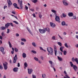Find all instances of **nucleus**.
<instances>
[{
    "mask_svg": "<svg viewBox=\"0 0 78 78\" xmlns=\"http://www.w3.org/2000/svg\"><path fill=\"white\" fill-rule=\"evenodd\" d=\"M73 69L76 72L77 69H78V67L76 65H74L73 66Z\"/></svg>",
    "mask_w": 78,
    "mask_h": 78,
    "instance_id": "nucleus-14",
    "label": "nucleus"
},
{
    "mask_svg": "<svg viewBox=\"0 0 78 78\" xmlns=\"http://www.w3.org/2000/svg\"><path fill=\"white\" fill-rule=\"evenodd\" d=\"M21 41L23 42H26V41H27V40L25 38H21Z\"/></svg>",
    "mask_w": 78,
    "mask_h": 78,
    "instance_id": "nucleus-31",
    "label": "nucleus"
},
{
    "mask_svg": "<svg viewBox=\"0 0 78 78\" xmlns=\"http://www.w3.org/2000/svg\"><path fill=\"white\" fill-rule=\"evenodd\" d=\"M32 45L34 47H36V43H35V42H32Z\"/></svg>",
    "mask_w": 78,
    "mask_h": 78,
    "instance_id": "nucleus-28",
    "label": "nucleus"
},
{
    "mask_svg": "<svg viewBox=\"0 0 78 78\" xmlns=\"http://www.w3.org/2000/svg\"><path fill=\"white\" fill-rule=\"evenodd\" d=\"M55 15V20L57 22H58V23H60V18H59V17L57 15V14L56 13H54Z\"/></svg>",
    "mask_w": 78,
    "mask_h": 78,
    "instance_id": "nucleus-3",
    "label": "nucleus"
},
{
    "mask_svg": "<svg viewBox=\"0 0 78 78\" xmlns=\"http://www.w3.org/2000/svg\"><path fill=\"white\" fill-rule=\"evenodd\" d=\"M30 10L31 11H32V12H34V9H30Z\"/></svg>",
    "mask_w": 78,
    "mask_h": 78,
    "instance_id": "nucleus-51",
    "label": "nucleus"
},
{
    "mask_svg": "<svg viewBox=\"0 0 78 78\" xmlns=\"http://www.w3.org/2000/svg\"><path fill=\"white\" fill-rule=\"evenodd\" d=\"M19 5H20V9H23V4L22 2H23L21 0L20 1V0H18Z\"/></svg>",
    "mask_w": 78,
    "mask_h": 78,
    "instance_id": "nucleus-2",
    "label": "nucleus"
},
{
    "mask_svg": "<svg viewBox=\"0 0 78 78\" xmlns=\"http://www.w3.org/2000/svg\"><path fill=\"white\" fill-rule=\"evenodd\" d=\"M31 52H32V53H34V54H36L37 53V52L36 51H31Z\"/></svg>",
    "mask_w": 78,
    "mask_h": 78,
    "instance_id": "nucleus-42",
    "label": "nucleus"
},
{
    "mask_svg": "<svg viewBox=\"0 0 78 78\" xmlns=\"http://www.w3.org/2000/svg\"><path fill=\"white\" fill-rule=\"evenodd\" d=\"M7 3H8V8H10L11 7V5H12L11 1L10 0H7Z\"/></svg>",
    "mask_w": 78,
    "mask_h": 78,
    "instance_id": "nucleus-5",
    "label": "nucleus"
},
{
    "mask_svg": "<svg viewBox=\"0 0 78 78\" xmlns=\"http://www.w3.org/2000/svg\"><path fill=\"white\" fill-rule=\"evenodd\" d=\"M41 58L42 60H44V57L42 56H41Z\"/></svg>",
    "mask_w": 78,
    "mask_h": 78,
    "instance_id": "nucleus-55",
    "label": "nucleus"
},
{
    "mask_svg": "<svg viewBox=\"0 0 78 78\" xmlns=\"http://www.w3.org/2000/svg\"><path fill=\"white\" fill-rule=\"evenodd\" d=\"M69 63L70 64V65L71 67H73V66H74L73 65V63H72V62H70Z\"/></svg>",
    "mask_w": 78,
    "mask_h": 78,
    "instance_id": "nucleus-25",
    "label": "nucleus"
},
{
    "mask_svg": "<svg viewBox=\"0 0 78 78\" xmlns=\"http://www.w3.org/2000/svg\"><path fill=\"white\" fill-rule=\"evenodd\" d=\"M10 30H9V29H7V31L6 32V33H7V34H8V33H9Z\"/></svg>",
    "mask_w": 78,
    "mask_h": 78,
    "instance_id": "nucleus-45",
    "label": "nucleus"
},
{
    "mask_svg": "<svg viewBox=\"0 0 78 78\" xmlns=\"http://www.w3.org/2000/svg\"><path fill=\"white\" fill-rule=\"evenodd\" d=\"M21 45H25V43L23 42H21Z\"/></svg>",
    "mask_w": 78,
    "mask_h": 78,
    "instance_id": "nucleus-53",
    "label": "nucleus"
},
{
    "mask_svg": "<svg viewBox=\"0 0 78 78\" xmlns=\"http://www.w3.org/2000/svg\"><path fill=\"white\" fill-rule=\"evenodd\" d=\"M62 25L63 26L66 25V22L64 21H63L62 22Z\"/></svg>",
    "mask_w": 78,
    "mask_h": 78,
    "instance_id": "nucleus-30",
    "label": "nucleus"
},
{
    "mask_svg": "<svg viewBox=\"0 0 78 78\" xmlns=\"http://www.w3.org/2000/svg\"><path fill=\"white\" fill-rule=\"evenodd\" d=\"M17 60V55L16 54L13 58V63H16Z\"/></svg>",
    "mask_w": 78,
    "mask_h": 78,
    "instance_id": "nucleus-7",
    "label": "nucleus"
},
{
    "mask_svg": "<svg viewBox=\"0 0 78 78\" xmlns=\"http://www.w3.org/2000/svg\"><path fill=\"white\" fill-rule=\"evenodd\" d=\"M72 61L73 62H75V59H74V57H73L72 58Z\"/></svg>",
    "mask_w": 78,
    "mask_h": 78,
    "instance_id": "nucleus-48",
    "label": "nucleus"
},
{
    "mask_svg": "<svg viewBox=\"0 0 78 78\" xmlns=\"http://www.w3.org/2000/svg\"><path fill=\"white\" fill-rule=\"evenodd\" d=\"M37 2V0H33L32 1V2H33V3H36Z\"/></svg>",
    "mask_w": 78,
    "mask_h": 78,
    "instance_id": "nucleus-37",
    "label": "nucleus"
},
{
    "mask_svg": "<svg viewBox=\"0 0 78 78\" xmlns=\"http://www.w3.org/2000/svg\"><path fill=\"white\" fill-rule=\"evenodd\" d=\"M73 17L74 19H76V16H73Z\"/></svg>",
    "mask_w": 78,
    "mask_h": 78,
    "instance_id": "nucleus-61",
    "label": "nucleus"
},
{
    "mask_svg": "<svg viewBox=\"0 0 78 78\" xmlns=\"http://www.w3.org/2000/svg\"><path fill=\"white\" fill-rule=\"evenodd\" d=\"M64 35H66L67 34V33L66 32H64L63 33Z\"/></svg>",
    "mask_w": 78,
    "mask_h": 78,
    "instance_id": "nucleus-63",
    "label": "nucleus"
},
{
    "mask_svg": "<svg viewBox=\"0 0 78 78\" xmlns=\"http://www.w3.org/2000/svg\"><path fill=\"white\" fill-rule=\"evenodd\" d=\"M22 56L23 58H26V57H27V55L25 53H23L22 54Z\"/></svg>",
    "mask_w": 78,
    "mask_h": 78,
    "instance_id": "nucleus-19",
    "label": "nucleus"
},
{
    "mask_svg": "<svg viewBox=\"0 0 78 78\" xmlns=\"http://www.w3.org/2000/svg\"><path fill=\"white\" fill-rule=\"evenodd\" d=\"M14 51H11V53L12 55H13V54H14Z\"/></svg>",
    "mask_w": 78,
    "mask_h": 78,
    "instance_id": "nucleus-59",
    "label": "nucleus"
},
{
    "mask_svg": "<svg viewBox=\"0 0 78 78\" xmlns=\"http://www.w3.org/2000/svg\"><path fill=\"white\" fill-rule=\"evenodd\" d=\"M51 11H52V12L54 13H56V11L55 10L53 9H52L51 10Z\"/></svg>",
    "mask_w": 78,
    "mask_h": 78,
    "instance_id": "nucleus-41",
    "label": "nucleus"
},
{
    "mask_svg": "<svg viewBox=\"0 0 78 78\" xmlns=\"http://www.w3.org/2000/svg\"><path fill=\"white\" fill-rule=\"evenodd\" d=\"M64 45L66 48H69V46H68V45H67V43H65L64 44Z\"/></svg>",
    "mask_w": 78,
    "mask_h": 78,
    "instance_id": "nucleus-40",
    "label": "nucleus"
},
{
    "mask_svg": "<svg viewBox=\"0 0 78 78\" xmlns=\"http://www.w3.org/2000/svg\"><path fill=\"white\" fill-rule=\"evenodd\" d=\"M13 22H14V23H15L16 24H19V23H18V22H17L16 21H13Z\"/></svg>",
    "mask_w": 78,
    "mask_h": 78,
    "instance_id": "nucleus-49",
    "label": "nucleus"
},
{
    "mask_svg": "<svg viewBox=\"0 0 78 78\" xmlns=\"http://www.w3.org/2000/svg\"><path fill=\"white\" fill-rule=\"evenodd\" d=\"M54 48L55 49L54 50V51H55V56H56V54L57 53V50H57V48H56V46L55 45L54 46Z\"/></svg>",
    "mask_w": 78,
    "mask_h": 78,
    "instance_id": "nucleus-9",
    "label": "nucleus"
},
{
    "mask_svg": "<svg viewBox=\"0 0 78 78\" xmlns=\"http://www.w3.org/2000/svg\"><path fill=\"white\" fill-rule=\"evenodd\" d=\"M73 15V13L72 12H69L68 13V15L69 17H72Z\"/></svg>",
    "mask_w": 78,
    "mask_h": 78,
    "instance_id": "nucleus-16",
    "label": "nucleus"
},
{
    "mask_svg": "<svg viewBox=\"0 0 78 78\" xmlns=\"http://www.w3.org/2000/svg\"><path fill=\"white\" fill-rule=\"evenodd\" d=\"M9 24H10V25H11V26H12V27H14V26H13V24L12 23H10Z\"/></svg>",
    "mask_w": 78,
    "mask_h": 78,
    "instance_id": "nucleus-52",
    "label": "nucleus"
},
{
    "mask_svg": "<svg viewBox=\"0 0 78 78\" xmlns=\"http://www.w3.org/2000/svg\"><path fill=\"white\" fill-rule=\"evenodd\" d=\"M27 30L28 31H29V32L30 33V34H31L32 35H33V34H32V32H31V30H30V29L27 28Z\"/></svg>",
    "mask_w": 78,
    "mask_h": 78,
    "instance_id": "nucleus-26",
    "label": "nucleus"
},
{
    "mask_svg": "<svg viewBox=\"0 0 78 78\" xmlns=\"http://www.w3.org/2000/svg\"><path fill=\"white\" fill-rule=\"evenodd\" d=\"M7 8V6L6 5H5L4 6V9H5V8Z\"/></svg>",
    "mask_w": 78,
    "mask_h": 78,
    "instance_id": "nucleus-58",
    "label": "nucleus"
},
{
    "mask_svg": "<svg viewBox=\"0 0 78 78\" xmlns=\"http://www.w3.org/2000/svg\"><path fill=\"white\" fill-rule=\"evenodd\" d=\"M25 8H26V10H27L28 9V7L27 6V5H26L25 6Z\"/></svg>",
    "mask_w": 78,
    "mask_h": 78,
    "instance_id": "nucleus-56",
    "label": "nucleus"
},
{
    "mask_svg": "<svg viewBox=\"0 0 78 78\" xmlns=\"http://www.w3.org/2000/svg\"><path fill=\"white\" fill-rule=\"evenodd\" d=\"M75 46L76 47V48H78V44L76 45Z\"/></svg>",
    "mask_w": 78,
    "mask_h": 78,
    "instance_id": "nucleus-64",
    "label": "nucleus"
},
{
    "mask_svg": "<svg viewBox=\"0 0 78 78\" xmlns=\"http://www.w3.org/2000/svg\"><path fill=\"white\" fill-rule=\"evenodd\" d=\"M58 59L59 61H62V58L61 57H60L58 56H57Z\"/></svg>",
    "mask_w": 78,
    "mask_h": 78,
    "instance_id": "nucleus-22",
    "label": "nucleus"
},
{
    "mask_svg": "<svg viewBox=\"0 0 78 78\" xmlns=\"http://www.w3.org/2000/svg\"><path fill=\"white\" fill-rule=\"evenodd\" d=\"M42 16L41 15V13L39 14V17H40V18L41 19L42 18Z\"/></svg>",
    "mask_w": 78,
    "mask_h": 78,
    "instance_id": "nucleus-44",
    "label": "nucleus"
},
{
    "mask_svg": "<svg viewBox=\"0 0 78 78\" xmlns=\"http://www.w3.org/2000/svg\"><path fill=\"white\" fill-rule=\"evenodd\" d=\"M19 36V34H16V37H18V36Z\"/></svg>",
    "mask_w": 78,
    "mask_h": 78,
    "instance_id": "nucleus-60",
    "label": "nucleus"
},
{
    "mask_svg": "<svg viewBox=\"0 0 78 78\" xmlns=\"http://www.w3.org/2000/svg\"><path fill=\"white\" fill-rule=\"evenodd\" d=\"M8 63L7 62H5V63H3V65L4 66V68L5 70H6L8 69Z\"/></svg>",
    "mask_w": 78,
    "mask_h": 78,
    "instance_id": "nucleus-4",
    "label": "nucleus"
},
{
    "mask_svg": "<svg viewBox=\"0 0 78 78\" xmlns=\"http://www.w3.org/2000/svg\"><path fill=\"white\" fill-rule=\"evenodd\" d=\"M0 69H3V66L2 65H0Z\"/></svg>",
    "mask_w": 78,
    "mask_h": 78,
    "instance_id": "nucleus-50",
    "label": "nucleus"
},
{
    "mask_svg": "<svg viewBox=\"0 0 78 78\" xmlns=\"http://www.w3.org/2000/svg\"><path fill=\"white\" fill-rule=\"evenodd\" d=\"M64 73L65 74H66L65 75L68 78H70V77L68 75H67V73L66 72V71H64Z\"/></svg>",
    "mask_w": 78,
    "mask_h": 78,
    "instance_id": "nucleus-20",
    "label": "nucleus"
},
{
    "mask_svg": "<svg viewBox=\"0 0 78 78\" xmlns=\"http://www.w3.org/2000/svg\"><path fill=\"white\" fill-rule=\"evenodd\" d=\"M64 48V47L63 46H61L60 48V50L62 51V52H63V49Z\"/></svg>",
    "mask_w": 78,
    "mask_h": 78,
    "instance_id": "nucleus-17",
    "label": "nucleus"
},
{
    "mask_svg": "<svg viewBox=\"0 0 78 78\" xmlns=\"http://www.w3.org/2000/svg\"><path fill=\"white\" fill-rule=\"evenodd\" d=\"M8 44L9 45V47H10V48H12V45H11V43L10 41H9Z\"/></svg>",
    "mask_w": 78,
    "mask_h": 78,
    "instance_id": "nucleus-29",
    "label": "nucleus"
},
{
    "mask_svg": "<svg viewBox=\"0 0 78 78\" xmlns=\"http://www.w3.org/2000/svg\"><path fill=\"white\" fill-rule=\"evenodd\" d=\"M13 70L14 72H17L18 71V68L17 67H16L14 68Z\"/></svg>",
    "mask_w": 78,
    "mask_h": 78,
    "instance_id": "nucleus-15",
    "label": "nucleus"
},
{
    "mask_svg": "<svg viewBox=\"0 0 78 78\" xmlns=\"http://www.w3.org/2000/svg\"><path fill=\"white\" fill-rule=\"evenodd\" d=\"M63 54L64 55H67V51H64Z\"/></svg>",
    "mask_w": 78,
    "mask_h": 78,
    "instance_id": "nucleus-43",
    "label": "nucleus"
},
{
    "mask_svg": "<svg viewBox=\"0 0 78 78\" xmlns=\"http://www.w3.org/2000/svg\"><path fill=\"white\" fill-rule=\"evenodd\" d=\"M13 6H14L15 8H17V9H20V8L17 7V4L16 3H14L13 4Z\"/></svg>",
    "mask_w": 78,
    "mask_h": 78,
    "instance_id": "nucleus-10",
    "label": "nucleus"
},
{
    "mask_svg": "<svg viewBox=\"0 0 78 78\" xmlns=\"http://www.w3.org/2000/svg\"><path fill=\"white\" fill-rule=\"evenodd\" d=\"M45 30H46L47 31H48V32H50V29L48 27H47L45 29Z\"/></svg>",
    "mask_w": 78,
    "mask_h": 78,
    "instance_id": "nucleus-27",
    "label": "nucleus"
},
{
    "mask_svg": "<svg viewBox=\"0 0 78 78\" xmlns=\"http://www.w3.org/2000/svg\"><path fill=\"white\" fill-rule=\"evenodd\" d=\"M47 50L48 53L51 55L53 54V48L51 47L47 48Z\"/></svg>",
    "mask_w": 78,
    "mask_h": 78,
    "instance_id": "nucleus-1",
    "label": "nucleus"
},
{
    "mask_svg": "<svg viewBox=\"0 0 78 78\" xmlns=\"http://www.w3.org/2000/svg\"><path fill=\"white\" fill-rule=\"evenodd\" d=\"M75 61L76 62V63L77 64H78V59L77 58H76L75 59Z\"/></svg>",
    "mask_w": 78,
    "mask_h": 78,
    "instance_id": "nucleus-24",
    "label": "nucleus"
},
{
    "mask_svg": "<svg viewBox=\"0 0 78 78\" xmlns=\"http://www.w3.org/2000/svg\"><path fill=\"white\" fill-rule=\"evenodd\" d=\"M28 73L29 74H31L32 72H33V69H28Z\"/></svg>",
    "mask_w": 78,
    "mask_h": 78,
    "instance_id": "nucleus-12",
    "label": "nucleus"
},
{
    "mask_svg": "<svg viewBox=\"0 0 78 78\" xmlns=\"http://www.w3.org/2000/svg\"><path fill=\"white\" fill-rule=\"evenodd\" d=\"M50 24L51 25V27H52V28H55V23H53L50 22Z\"/></svg>",
    "mask_w": 78,
    "mask_h": 78,
    "instance_id": "nucleus-13",
    "label": "nucleus"
},
{
    "mask_svg": "<svg viewBox=\"0 0 78 78\" xmlns=\"http://www.w3.org/2000/svg\"><path fill=\"white\" fill-rule=\"evenodd\" d=\"M62 2L64 5L65 6H67L68 5V3H67V1L65 0H63L62 1Z\"/></svg>",
    "mask_w": 78,
    "mask_h": 78,
    "instance_id": "nucleus-11",
    "label": "nucleus"
},
{
    "mask_svg": "<svg viewBox=\"0 0 78 78\" xmlns=\"http://www.w3.org/2000/svg\"><path fill=\"white\" fill-rule=\"evenodd\" d=\"M34 59L35 60V61H39L38 58L36 57H34Z\"/></svg>",
    "mask_w": 78,
    "mask_h": 78,
    "instance_id": "nucleus-38",
    "label": "nucleus"
},
{
    "mask_svg": "<svg viewBox=\"0 0 78 78\" xmlns=\"http://www.w3.org/2000/svg\"><path fill=\"white\" fill-rule=\"evenodd\" d=\"M42 77L43 78H46V75H45V74H44L42 75Z\"/></svg>",
    "mask_w": 78,
    "mask_h": 78,
    "instance_id": "nucleus-35",
    "label": "nucleus"
},
{
    "mask_svg": "<svg viewBox=\"0 0 78 78\" xmlns=\"http://www.w3.org/2000/svg\"><path fill=\"white\" fill-rule=\"evenodd\" d=\"M62 16L63 17H66L67 16V15L65 13H63L62 14Z\"/></svg>",
    "mask_w": 78,
    "mask_h": 78,
    "instance_id": "nucleus-34",
    "label": "nucleus"
},
{
    "mask_svg": "<svg viewBox=\"0 0 78 78\" xmlns=\"http://www.w3.org/2000/svg\"><path fill=\"white\" fill-rule=\"evenodd\" d=\"M1 34L2 36H3V37L5 36V33L3 32H2Z\"/></svg>",
    "mask_w": 78,
    "mask_h": 78,
    "instance_id": "nucleus-33",
    "label": "nucleus"
},
{
    "mask_svg": "<svg viewBox=\"0 0 78 78\" xmlns=\"http://www.w3.org/2000/svg\"><path fill=\"white\" fill-rule=\"evenodd\" d=\"M24 66L25 67H27L28 66V64H27V63L26 62H25L24 63Z\"/></svg>",
    "mask_w": 78,
    "mask_h": 78,
    "instance_id": "nucleus-36",
    "label": "nucleus"
},
{
    "mask_svg": "<svg viewBox=\"0 0 78 78\" xmlns=\"http://www.w3.org/2000/svg\"><path fill=\"white\" fill-rule=\"evenodd\" d=\"M52 39L53 40H56V39L55 38V36H53V37H52Z\"/></svg>",
    "mask_w": 78,
    "mask_h": 78,
    "instance_id": "nucleus-46",
    "label": "nucleus"
},
{
    "mask_svg": "<svg viewBox=\"0 0 78 78\" xmlns=\"http://www.w3.org/2000/svg\"><path fill=\"white\" fill-rule=\"evenodd\" d=\"M49 62L50 64H53V62L51 61H49Z\"/></svg>",
    "mask_w": 78,
    "mask_h": 78,
    "instance_id": "nucleus-47",
    "label": "nucleus"
},
{
    "mask_svg": "<svg viewBox=\"0 0 78 78\" xmlns=\"http://www.w3.org/2000/svg\"><path fill=\"white\" fill-rule=\"evenodd\" d=\"M32 76L33 78H36V77L35 75H33Z\"/></svg>",
    "mask_w": 78,
    "mask_h": 78,
    "instance_id": "nucleus-57",
    "label": "nucleus"
},
{
    "mask_svg": "<svg viewBox=\"0 0 78 78\" xmlns=\"http://www.w3.org/2000/svg\"><path fill=\"white\" fill-rule=\"evenodd\" d=\"M14 50L15 52H18V49L17 48H14Z\"/></svg>",
    "mask_w": 78,
    "mask_h": 78,
    "instance_id": "nucleus-39",
    "label": "nucleus"
},
{
    "mask_svg": "<svg viewBox=\"0 0 78 78\" xmlns=\"http://www.w3.org/2000/svg\"><path fill=\"white\" fill-rule=\"evenodd\" d=\"M9 26H10V24L9 23H8L5 24V27L6 28H8L9 27Z\"/></svg>",
    "mask_w": 78,
    "mask_h": 78,
    "instance_id": "nucleus-21",
    "label": "nucleus"
},
{
    "mask_svg": "<svg viewBox=\"0 0 78 78\" xmlns=\"http://www.w3.org/2000/svg\"><path fill=\"white\" fill-rule=\"evenodd\" d=\"M4 50L5 49L3 47H2L0 48V51H1L3 55H5V52L4 51Z\"/></svg>",
    "mask_w": 78,
    "mask_h": 78,
    "instance_id": "nucleus-8",
    "label": "nucleus"
},
{
    "mask_svg": "<svg viewBox=\"0 0 78 78\" xmlns=\"http://www.w3.org/2000/svg\"><path fill=\"white\" fill-rule=\"evenodd\" d=\"M58 44L60 46V47H61L62 46V43L60 42H58Z\"/></svg>",
    "mask_w": 78,
    "mask_h": 78,
    "instance_id": "nucleus-32",
    "label": "nucleus"
},
{
    "mask_svg": "<svg viewBox=\"0 0 78 78\" xmlns=\"http://www.w3.org/2000/svg\"><path fill=\"white\" fill-rule=\"evenodd\" d=\"M1 30H5L6 29V27H0Z\"/></svg>",
    "mask_w": 78,
    "mask_h": 78,
    "instance_id": "nucleus-23",
    "label": "nucleus"
},
{
    "mask_svg": "<svg viewBox=\"0 0 78 78\" xmlns=\"http://www.w3.org/2000/svg\"><path fill=\"white\" fill-rule=\"evenodd\" d=\"M39 31L41 34H43V33H45V29H39Z\"/></svg>",
    "mask_w": 78,
    "mask_h": 78,
    "instance_id": "nucleus-6",
    "label": "nucleus"
},
{
    "mask_svg": "<svg viewBox=\"0 0 78 78\" xmlns=\"http://www.w3.org/2000/svg\"><path fill=\"white\" fill-rule=\"evenodd\" d=\"M17 66L18 67H20V63H18Z\"/></svg>",
    "mask_w": 78,
    "mask_h": 78,
    "instance_id": "nucleus-62",
    "label": "nucleus"
},
{
    "mask_svg": "<svg viewBox=\"0 0 78 78\" xmlns=\"http://www.w3.org/2000/svg\"><path fill=\"white\" fill-rule=\"evenodd\" d=\"M64 48V47L63 46H61L60 48V50L62 51V52H63V49Z\"/></svg>",
    "mask_w": 78,
    "mask_h": 78,
    "instance_id": "nucleus-18",
    "label": "nucleus"
},
{
    "mask_svg": "<svg viewBox=\"0 0 78 78\" xmlns=\"http://www.w3.org/2000/svg\"><path fill=\"white\" fill-rule=\"evenodd\" d=\"M32 16H33L34 17H36V15H35V13H33L32 14Z\"/></svg>",
    "mask_w": 78,
    "mask_h": 78,
    "instance_id": "nucleus-54",
    "label": "nucleus"
}]
</instances>
